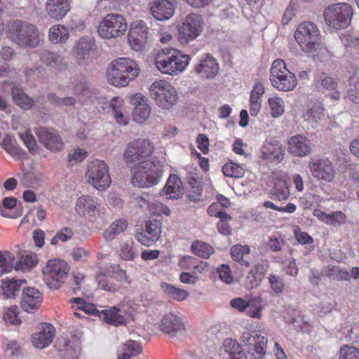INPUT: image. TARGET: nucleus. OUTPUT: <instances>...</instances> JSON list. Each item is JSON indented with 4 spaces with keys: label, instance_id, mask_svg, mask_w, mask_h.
I'll return each instance as SVG.
<instances>
[{
    "label": "nucleus",
    "instance_id": "nucleus-16",
    "mask_svg": "<svg viewBox=\"0 0 359 359\" xmlns=\"http://www.w3.org/2000/svg\"><path fill=\"white\" fill-rule=\"evenodd\" d=\"M309 168L315 178L327 182L332 181L334 178L335 170L328 159L312 160L309 163Z\"/></svg>",
    "mask_w": 359,
    "mask_h": 359
},
{
    "label": "nucleus",
    "instance_id": "nucleus-6",
    "mask_svg": "<svg viewBox=\"0 0 359 359\" xmlns=\"http://www.w3.org/2000/svg\"><path fill=\"white\" fill-rule=\"evenodd\" d=\"M149 92L156 105L162 109H170L177 104V91L167 81H154L149 88Z\"/></svg>",
    "mask_w": 359,
    "mask_h": 359
},
{
    "label": "nucleus",
    "instance_id": "nucleus-21",
    "mask_svg": "<svg viewBox=\"0 0 359 359\" xmlns=\"http://www.w3.org/2000/svg\"><path fill=\"white\" fill-rule=\"evenodd\" d=\"M288 152L297 157H304L311 152L309 140L305 136L297 134L289 137L287 140Z\"/></svg>",
    "mask_w": 359,
    "mask_h": 359
},
{
    "label": "nucleus",
    "instance_id": "nucleus-61",
    "mask_svg": "<svg viewBox=\"0 0 359 359\" xmlns=\"http://www.w3.org/2000/svg\"><path fill=\"white\" fill-rule=\"evenodd\" d=\"M148 28L146 25V23L142 20H138L131 26L129 34L134 33L137 35V37L144 36V38L147 39V34H148Z\"/></svg>",
    "mask_w": 359,
    "mask_h": 359
},
{
    "label": "nucleus",
    "instance_id": "nucleus-13",
    "mask_svg": "<svg viewBox=\"0 0 359 359\" xmlns=\"http://www.w3.org/2000/svg\"><path fill=\"white\" fill-rule=\"evenodd\" d=\"M203 19L199 15L191 13L187 15L179 27V40L182 43L187 44L196 39L203 30Z\"/></svg>",
    "mask_w": 359,
    "mask_h": 359
},
{
    "label": "nucleus",
    "instance_id": "nucleus-8",
    "mask_svg": "<svg viewBox=\"0 0 359 359\" xmlns=\"http://www.w3.org/2000/svg\"><path fill=\"white\" fill-rule=\"evenodd\" d=\"M352 15V8L346 3L333 4L327 8L324 12L326 24L337 29L347 27L351 22Z\"/></svg>",
    "mask_w": 359,
    "mask_h": 359
},
{
    "label": "nucleus",
    "instance_id": "nucleus-46",
    "mask_svg": "<svg viewBox=\"0 0 359 359\" xmlns=\"http://www.w3.org/2000/svg\"><path fill=\"white\" fill-rule=\"evenodd\" d=\"M161 288L168 297L179 302L186 299L189 296L187 291L175 287L166 283H162Z\"/></svg>",
    "mask_w": 359,
    "mask_h": 359
},
{
    "label": "nucleus",
    "instance_id": "nucleus-38",
    "mask_svg": "<svg viewBox=\"0 0 359 359\" xmlns=\"http://www.w3.org/2000/svg\"><path fill=\"white\" fill-rule=\"evenodd\" d=\"M250 252V250L248 245L238 244L232 246L231 248L232 259L245 266H249L250 264V262L247 259Z\"/></svg>",
    "mask_w": 359,
    "mask_h": 359
},
{
    "label": "nucleus",
    "instance_id": "nucleus-50",
    "mask_svg": "<svg viewBox=\"0 0 359 359\" xmlns=\"http://www.w3.org/2000/svg\"><path fill=\"white\" fill-rule=\"evenodd\" d=\"M268 104L272 117L278 118L283 114L285 111V102L282 98L278 96H273L269 98Z\"/></svg>",
    "mask_w": 359,
    "mask_h": 359
},
{
    "label": "nucleus",
    "instance_id": "nucleus-63",
    "mask_svg": "<svg viewBox=\"0 0 359 359\" xmlns=\"http://www.w3.org/2000/svg\"><path fill=\"white\" fill-rule=\"evenodd\" d=\"M128 42L133 50L140 51L144 47L147 40L142 36L137 37L133 32V34H128Z\"/></svg>",
    "mask_w": 359,
    "mask_h": 359
},
{
    "label": "nucleus",
    "instance_id": "nucleus-57",
    "mask_svg": "<svg viewBox=\"0 0 359 359\" xmlns=\"http://www.w3.org/2000/svg\"><path fill=\"white\" fill-rule=\"evenodd\" d=\"M217 273L219 279L227 285L236 282V278L232 274L229 266L226 264H222L217 269Z\"/></svg>",
    "mask_w": 359,
    "mask_h": 359
},
{
    "label": "nucleus",
    "instance_id": "nucleus-9",
    "mask_svg": "<svg viewBox=\"0 0 359 359\" xmlns=\"http://www.w3.org/2000/svg\"><path fill=\"white\" fill-rule=\"evenodd\" d=\"M127 29L128 25L123 15L110 13L100 21L97 32L102 38L110 39L123 36Z\"/></svg>",
    "mask_w": 359,
    "mask_h": 359
},
{
    "label": "nucleus",
    "instance_id": "nucleus-52",
    "mask_svg": "<svg viewBox=\"0 0 359 359\" xmlns=\"http://www.w3.org/2000/svg\"><path fill=\"white\" fill-rule=\"evenodd\" d=\"M19 315L18 307L16 305H13L7 308L4 312L3 318L7 324L19 325L21 324V319Z\"/></svg>",
    "mask_w": 359,
    "mask_h": 359
},
{
    "label": "nucleus",
    "instance_id": "nucleus-53",
    "mask_svg": "<svg viewBox=\"0 0 359 359\" xmlns=\"http://www.w3.org/2000/svg\"><path fill=\"white\" fill-rule=\"evenodd\" d=\"M324 274L327 277L334 280H350V277L347 271L341 270L339 267L335 266H328L324 270Z\"/></svg>",
    "mask_w": 359,
    "mask_h": 359
},
{
    "label": "nucleus",
    "instance_id": "nucleus-64",
    "mask_svg": "<svg viewBox=\"0 0 359 359\" xmlns=\"http://www.w3.org/2000/svg\"><path fill=\"white\" fill-rule=\"evenodd\" d=\"M318 81L321 86L326 90H334L337 86V83L334 78L330 76L325 73H321L318 76Z\"/></svg>",
    "mask_w": 359,
    "mask_h": 359
},
{
    "label": "nucleus",
    "instance_id": "nucleus-62",
    "mask_svg": "<svg viewBox=\"0 0 359 359\" xmlns=\"http://www.w3.org/2000/svg\"><path fill=\"white\" fill-rule=\"evenodd\" d=\"M39 264V257L36 253L27 251L24 252V271L31 270Z\"/></svg>",
    "mask_w": 359,
    "mask_h": 359
},
{
    "label": "nucleus",
    "instance_id": "nucleus-5",
    "mask_svg": "<svg viewBox=\"0 0 359 359\" xmlns=\"http://www.w3.org/2000/svg\"><path fill=\"white\" fill-rule=\"evenodd\" d=\"M270 81L274 88L284 92L293 90L297 84L295 74L287 68L282 59L273 62L270 69Z\"/></svg>",
    "mask_w": 359,
    "mask_h": 359
},
{
    "label": "nucleus",
    "instance_id": "nucleus-12",
    "mask_svg": "<svg viewBox=\"0 0 359 359\" xmlns=\"http://www.w3.org/2000/svg\"><path fill=\"white\" fill-rule=\"evenodd\" d=\"M267 334L262 330L252 333L245 331L241 337V341L247 347L248 352L255 359H262L266 353Z\"/></svg>",
    "mask_w": 359,
    "mask_h": 359
},
{
    "label": "nucleus",
    "instance_id": "nucleus-31",
    "mask_svg": "<svg viewBox=\"0 0 359 359\" xmlns=\"http://www.w3.org/2000/svg\"><path fill=\"white\" fill-rule=\"evenodd\" d=\"M46 8L48 15L55 20H61L70 10L68 0H47Z\"/></svg>",
    "mask_w": 359,
    "mask_h": 359
},
{
    "label": "nucleus",
    "instance_id": "nucleus-19",
    "mask_svg": "<svg viewBox=\"0 0 359 359\" xmlns=\"http://www.w3.org/2000/svg\"><path fill=\"white\" fill-rule=\"evenodd\" d=\"M176 7L175 0H155L150 4L153 16L158 20H167L171 18Z\"/></svg>",
    "mask_w": 359,
    "mask_h": 359
},
{
    "label": "nucleus",
    "instance_id": "nucleus-58",
    "mask_svg": "<svg viewBox=\"0 0 359 359\" xmlns=\"http://www.w3.org/2000/svg\"><path fill=\"white\" fill-rule=\"evenodd\" d=\"M348 98L352 102L359 104V77L351 79L348 90Z\"/></svg>",
    "mask_w": 359,
    "mask_h": 359
},
{
    "label": "nucleus",
    "instance_id": "nucleus-20",
    "mask_svg": "<svg viewBox=\"0 0 359 359\" xmlns=\"http://www.w3.org/2000/svg\"><path fill=\"white\" fill-rule=\"evenodd\" d=\"M262 158L270 162H280L285 156V147L278 140H266L261 147Z\"/></svg>",
    "mask_w": 359,
    "mask_h": 359
},
{
    "label": "nucleus",
    "instance_id": "nucleus-45",
    "mask_svg": "<svg viewBox=\"0 0 359 359\" xmlns=\"http://www.w3.org/2000/svg\"><path fill=\"white\" fill-rule=\"evenodd\" d=\"M224 346L225 351L229 353V359H247L246 354L240 344L232 339H226Z\"/></svg>",
    "mask_w": 359,
    "mask_h": 359
},
{
    "label": "nucleus",
    "instance_id": "nucleus-22",
    "mask_svg": "<svg viewBox=\"0 0 359 359\" xmlns=\"http://www.w3.org/2000/svg\"><path fill=\"white\" fill-rule=\"evenodd\" d=\"M18 248L17 250L18 253V260L15 262V255L7 250H0V277L8 273L15 269L16 271L22 269V255H20V245H16Z\"/></svg>",
    "mask_w": 359,
    "mask_h": 359
},
{
    "label": "nucleus",
    "instance_id": "nucleus-11",
    "mask_svg": "<svg viewBox=\"0 0 359 359\" xmlns=\"http://www.w3.org/2000/svg\"><path fill=\"white\" fill-rule=\"evenodd\" d=\"M76 212L84 218H102L107 214V208L91 196L85 195L79 197L76 203Z\"/></svg>",
    "mask_w": 359,
    "mask_h": 359
},
{
    "label": "nucleus",
    "instance_id": "nucleus-36",
    "mask_svg": "<svg viewBox=\"0 0 359 359\" xmlns=\"http://www.w3.org/2000/svg\"><path fill=\"white\" fill-rule=\"evenodd\" d=\"M43 34L33 25H26L24 27V45L36 47L42 41Z\"/></svg>",
    "mask_w": 359,
    "mask_h": 359
},
{
    "label": "nucleus",
    "instance_id": "nucleus-47",
    "mask_svg": "<svg viewBox=\"0 0 359 359\" xmlns=\"http://www.w3.org/2000/svg\"><path fill=\"white\" fill-rule=\"evenodd\" d=\"M142 351V347L139 342L128 340L124 344L122 352L119 353L118 359H131Z\"/></svg>",
    "mask_w": 359,
    "mask_h": 359
},
{
    "label": "nucleus",
    "instance_id": "nucleus-37",
    "mask_svg": "<svg viewBox=\"0 0 359 359\" xmlns=\"http://www.w3.org/2000/svg\"><path fill=\"white\" fill-rule=\"evenodd\" d=\"M271 194L279 201L286 200L289 197L290 187L285 178H277L275 180Z\"/></svg>",
    "mask_w": 359,
    "mask_h": 359
},
{
    "label": "nucleus",
    "instance_id": "nucleus-32",
    "mask_svg": "<svg viewBox=\"0 0 359 359\" xmlns=\"http://www.w3.org/2000/svg\"><path fill=\"white\" fill-rule=\"evenodd\" d=\"M265 89L264 85L257 82L255 83L250 97V114L251 116H256L260 111L262 102V96L264 94Z\"/></svg>",
    "mask_w": 359,
    "mask_h": 359
},
{
    "label": "nucleus",
    "instance_id": "nucleus-56",
    "mask_svg": "<svg viewBox=\"0 0 359 359\" xmlns=\"http://www.w3.org/2000/svg\"><path fill=\"white\" fill-rule=\"evenodd\" d=\"M107 276L119 285L120 283L127 280L126 271L121 269L119 266L116 265H111L107 268Z\"/></svg>",
    "mask_w": 359,
    "mask_h": 359
},
{
    "label": "nucleus",
    "instance_id": "nucleus-39",
    "mask_svg": "<svg viewBox=\"0 0 359 359\" xmlns=\"http://www.w3.org/2000/svg\"><path fill=\"white\" fill-rule=\"evenodd\" d=\"M118 252L121 258L124 260H132L138 255V250L131 239L121 242Z\"/></svg>",
    "mask_w": 359,
    "mask_h": 359
},
{
    "label": "nucleus",
    "instance_id": "nucleus-18",
    "mask_svg": "<svg viewBox=\"0 0 359 359\" xmlns=\"http://www.w3.org/2000/svg\"><path fill=\"white\" fill-rule=\"evenodd\" d=\"M36 133L40 142L46 149L53 151L62 149L63 142L55 129L41 127L37 129Z\"/></svg>",
    "mask_w": 359,
    "mask_h": 359
},
{
    "label": "nucleus",
    "instance_id": "nucleus-28",
    "mask_svg": "<svg viewBox=\"0 0 359 359\" xmlns=\"http://www.w3.org/2000/svg\"><path fill=\"white\" fill-rule=\"evenodd\" d=\"M161 330L170 335H175L177 333L183 332L185 326L182 319L173 314L168 313L163 318L161 325Z\"/></svg>",
    "mask_w": 359,
    "mask_h": 359
},
{
    "label": "nucleus",
    "instance_id": "nucleus-15",
    "mask_svg": "<svg viewBox=\"0 0 359 359\" xmlns=\"http://www.w3.org/2000/svg\"><path fill=\"white\" fill-rule=\"evenodd\" d=\"M55 347L62 358L76 359L81 353V341L76 335L69 337H60L56 341Z\"/></svg>",
    "mask_w": 359,
    "mask_h": 359
},
{
    "label": "nucleus",
    "instance_id": "nucleus-54",
    "mask_svg": "<svg viewBox=\"0 0 359 359\" xmlns=\"http://www.w3.org/2000/svg\"><path fill=\"white\" fill-rule=\"evenodd\" d=\"M222 172L225 176L229 177H243L245 175L244 168L232 162L224 164Z\"/></svg>",
    "mask_w": 359,
    "mask_h": 359
},
{
    "label": "nucleus",
    "instance_id": "nucleus-60",
    "mask_svg": "<svg viewBox=\"0 0 359 359\" xmlns=\"http://www.w3.org/2000/svg\"><path fill=\"white\" fill-rule=\"evenodd\" d=\"M346 222V215L341 211H336L329 214L327 224L336 227L345 224Z\"/></svg>",
    "mask_w": 359,
    "mask_h": 359
},
{
    "label": "nucleus",
    "instance_id": "nucleus-7",
    "mask_svg": "<svg viewBox=\"0 0 359 359\" xmlns=\"http://www.w3.org/2000/svg\"><path fill=\"white\" fill-rule=\"evenodd\" d=\"M69 267L60 259H49L43 269V276L46 284L49 288L59 289L67 278Z\"/></svg>",
    "mask_w": 359,
    "mask_h": 359
},
{
    "label": "nucleus",
    "instance_id": "nucleus-17",
    "mask_svg": "<svg viewBox=\"0 0 359 359\" xmlns=\"http://www.w3.org/2000/svg\"><path fill=\"white\" fill-rule=\"evenodd\" d=\"M161 233V222L154 219L146 223L144 228L140 232H136V239L146 246L152 245L159 238Z\"/></svg>",
    "mask_w": 359,
    "mask_h": 359
},
{
    "label": "nucleus",
    "instance_id": "nucleus-4",
    "mask_svg": "<svg viewBox=\"0 0 359 359\" xmlns=\"http://www.w3.org/2000/svg\"><path fill=\"white\" fill-rule=\"evenodd\" d=\"M189 60L187 55H182L176 49H162L156 55L155 65L161 72L175 75L184 70Z\"/></svg>",
    "mask_w": 359,
    "mask_h": 359
},
{
    "label": "nucleus",
    "instance_id": "nucleus-41",
    "mask_svg": "<svg viewBox=\"0 0 359 359\" xmlns=\"http://www.w3.org/2000/svg\"><path fill=\"white\" fill-rule=\"evenodd\" d=\"M17 199L15 197H6L0 204V215L5 217L15 218L20 213L14 211L17 205Z\"/></svg>",
    "mask_w": 359,
    "mask_h": 359
},
{
    "label": "nucleus",
    "instance_id": "nucleus-23",
    "mask_svg": "<svg viewBox=\"0 0 359 359\" xmlns=\"http://www.w3.org/2000/svg\"><path fill=\"white\" fill-rule=\"evenodd\" d=\"M55 329L50 323H43L39 331L32 334V343L37 348H44L48 346L55 337Z\"/></svg>",
    "mask_w": 359,
    "mask_h": 359
},
{
    "label": "nucleus",
    "instance_id": "nucleus-42",
    "mask_svg": "<svg viewBox=\"0 0 359 359\" xmlns=\"http://www.w3.org/2000/svg\"><path fill=\"white\" fill-rule=\"evenodd\" d=\"M22 22L20 20H11L7 23V36L13 42L20 45L22 38Z\"/></svg>",
    "mask_w": 359,
    "mask_h": 359
},
{
    "label": "nucleus",
    "instance_id": "nucleus-51",
    "mask_svg": "<svg viewBox=\"0 0 359 359\" xmlns=\"http://www.w3.org/2000/svg\"><path fill=\"white\" fill-rule=\"evenodd\" d=\"M1 147L11 155L15 158H19L21 154V149L16 144V142L9 135H6L2 142Z\"/></svg>",
    "mask_w": 359,
    "mask_h": 359
},
{
    "label": "nucleus",
    "instance_id": "nucleus-33",
    "mask_svg": "<svg viewBox=\"0 0 359 359\" xmlns=\"http://www.w3.org/2000/svg\"><path fill=\"white\" fill-rule=\"evenodd\" d=\"M22 280L20 279L5 278L1 280V289L6 298H14L20 290Z\"/></svg>",
    "mask_w": 359,
    "mask_h": 359
},
{
    "label": "nucleus",
    "instance_id": "nucleus-14",
    "mask_svg": "<svg viewBox=\"0 0 359 359\" xmlns=\"http://www.w3.org/2000/svg\"><path fill=\"white\" fill-rule=\"evenodd\" d=\"M96 48L95 41L93 38L89 36L80 38L73 48L76 62L81 66L86 65L95 55Z\"/></svg>",
    "mask_w": 359,
    "mask_h": 359
},
{
    "label": "nucleus",
    "instance_id": "nucleus-35",
    "mask_svg": "<svg viewBox=\"0 0 359 359\" xmlns=\"http://www.w3.org/2000/svg\"><path fill=\"white\" fill-rule=\"evenodd\" d=\"M120 311V309L116 306L110 307L109 309L102 310L100 317L109 324L114 326L122 325L125 324L126 319Z\"/></svg>",
    "mask_w": 359,
    "mask_h": 359
},
{
    "label": "nucleus",
    "instance_id": "nucleus-43",
    "mask_svg": "<svg viewBox=\"0 0 359 359\" xmlns=\"http://www.w3.org/2000/svg\"><path fill=\"white\" fill-rule=\"evenodd\" d=\"M41 60L48 67L60 70L64 62L62 58L56 53L43 50L41 54Z\"/></svg>",
    "mask_w": 359,
    "mask_h": 359
},
{
    "label": "nucleus",
    "instance_id": "nucleus-3",
    "mask_svg": "<svg viewBox=\"0 0 359 359\" xmlns=\"http://www.w3.org/2000/svg\"><path fill=\"white\" fill-rule=\"evenodd\" d=\"M138 74L137 65L128 57H119L112 60L107 70V81L116 87L126 86Z\"/></svg>",
    "mask_w": 359,
    "mask_h": 359
},
{
    "label": "nucleus",
    "instance_id": "nucleus-49",
    "mask_svg": "<svg viewBox=\"0 0 359 359\" xmlns=\"http://www.w3.org/2000/svg\"><path fill=\"white\" fill-rule=\"evenodd\" d=\"M191 251L197 256L208 259L214 252L213 248L203 241H196L191 245Z\"/></svg>",
    "mask_w": 359,
    "mask_h": 359
},
{
    "label": "nucleus",
    "instance_id": "nucleus-34",
    "mask_svg": "<svg viewBox=\"0 0 359 359\" xmlns=\"http://www.w3.org/2000/svg\"><path fill=\"white\" fill-rule=\"evenodd\" d=\"M69 38L67 27L62 25H54L48 31V39L53 44L65 43Z\"/></svg>",
    "mask_w": 359,
    "mask_h": 359
},
{
    "label": "nucleus",
    "instance_id": "nucleus-26",
    "mask_svg": "<svg viewBox=\"0 0 359 359\" xmlns=\"http://www.w3.org/2000/svg\"><path fill=\"white\" fill-rule=\"evenodd\" d=\"M147 102L146 97L140 93L131 97L130 102L135 105L133 115L135 121L143 122L149 116L151 109Z\"/></svg>",
    "mask_w": 359,
    "mask_h": 359
},
{
    "label": "nucleus",
    "instance_id": "nucleus-59",
    "mask_svg": "<svg viewBox=\"0 0 359 359\" xmlns=\"http://www.w3.org/2000/svg\"><path fill=\"white\" fill-rule=\"evenodd\" d=\"M268 280L270 285V288L273 292L279 294L284 290L285 284L280 276L271 273L268 276Z\"/></svg>",
    "mask_w": 359,
    "mask_h": 359
},
{
    "label": "nucleus",
    "instance_id": "nucleus-29",
    "mask_svg": "<svg viewBox=\"0 0 359 359\" xmlns=\"http://www.w3.org/2000/svg\"><path fill=\"white\" fill-rule=\"evenodd\" d=\"M268 247L273 252L281 253L273 257L276 262L280 264L285 263L292 253V250L282 238H271L268 242Z\"/></svg>",
    "mask_w": 359,
    "mask_h": 359
},
{
    "label": "nucleus",
    "instance_id": "nucleus-44",
    "mask_svg": "<svg viewBox=\"0 0 359 359\" xmlns=\"http://www.w3.org/2000/svg\"><path fill=\"white\" fill-rule=\"evenodd\" d=\"M108 106L111 109L112 115L118 123L121 125L127 124V121L123 114V100L121 97H115L112 98Z\"/></svg>",
    "mask_w": 359,
    "mask_h": 359
},
{
    "label": "nucleus",
    "instance_id": "nucleus-30",
    "mask_svg": "<svg viewBox=\"0 0 359 359\" xmlns=\"http://www.w3.org/2000/svg\"><path fill=\"white\" fill-rule=\"evenodd\" d=\"M162 194L166 196L167 198L177 199L182 197L184 194L182 182L177 175H170L162 190Z\"/></svg>",
    "mask_w": 359,
    "mask_h": 359
},
{
    "label": "nucleus",
    "instance_id": "nucleus-40",
    "mask_svg": "<svg viewBox=\"0 0 359 359\" xmlns=\"http://www.w3.org/2000/svg\"><path fill=\"white\" fill-rule=\"evenodd\" d=\"M128 227V222L125 219H117L103 233L106 241H110L116 236L123 232Z\"/></svg>",
    "mask_w": 359,
    "mask_h": 359
},
{
    "label": "nucleus",
    "instance_id": "nucleus-1",
    "mask_svg": "<svg viewBox=\"0 0 359 359\" xmlns=\"http://www.w3.org/2000/svg\"><path fill=\"white\" fill-rule=\"evenodd\" d=\"M154 143L148 139L129 142L123 152L126 163L130 165L131 182L140 188L156 185L163 176L164 161L153 156Z\"/></svg>",
    "mask_w": 359,
    "mask_h": 359
},
{
    "label": "nucleus",
    "instance_id": "nucleus-10",
    "mask_svg": "<svg viewBox=\"0 0 359 359\" xmlns=\"http://www.w3.org/2000/svg\"><path fill=\"white\" fill-rule=\"evenodd\" d=\"M86 177L88 182L100 191L106 189L111 182L109 166L104 161L97 159L88 164Z\"/></svg>",
    "mask_w": 359,
    "mask_h": 359
},
{
    "label": "nucleus",
    "instance_id": "nucleus-48",
    "mask_svg": "<svg viewBox=\"0 0 359 359\" xmlns=\"http://www.w3.org/2000/svg\"><path fill=\"white\" fill-rule=\"evenodd\" d=\"M97 281V286L99 288L109 291L114 292L119 288V284H117L115 281L110 279L107 276V269L104 272H100L96 276Z\"/></svg>",
    "mask_w": 359,
    "mask_h": 359
},
{
    "label": "nucleus",
    "instance_id": "nucleus-24",
    "mask_svg": "<svg viewBox=\"0 0 359 359\" xmlns=\"http://www.w3.org/2000/svg\"><path fill=\"white\" fill-rule=\"evenodd\" d=\"M219 64L210 54H207L203 57L195 67L196 72L201 77L205 79L215 77L219 73Z\"/></svg>",
    "mask_w": 359,
    "mask_h": 359
},
{
    "label": "nucleus",
    "instance_id": "nucleus-55",
    "mask_svg": "<svg viewBox=\"0 0 359 359\" xmlns=\"http://www.w3.org/2000/svg\"><path fill=\"white\" fill-rule=\"evenodd\" d=\"M338 359H359V348L351 345L341 346L337 352Z\"/></svg>",
    "mask_w": 359,
    "mask_h": 359
},
{
    "label": "nucleus",
    "instance_id": "nucleus-27",
    "mask_svg": "<svg viewBox=\"0 0 359 359\" xmlns=\"http://www.w3.org/2000/svg\"><path fill=\"white\" fill-rule=\"evenodd\" d=\"M302 117L308 125L316 128L322 125L326 115L323 106L320 104H315L305 111Z\"/></svg>",
    "mask_w": 359,
    "mask_h": 359
},
{
    "label": "nucleus",
    "instance_id": "nucleus-2",
    "mask_svg": "<svg viewBox=\"0 0 359 359\" xmlns=\"http://www.w3.org/2000/svg\"><path fill=\"white\" fill-rule=\"evenodd\" d=\"M294 38L302 50L307 53H313L319 61L327 60L330 53L323 43L317 26L310 22L301 23L294 32Z\"/></svg>",
    "mask_w": 359,
    "mask_h": 359
},
{
    "label": "nucleus",
    "instance_id": "nucleus-25",
    "mask_svg": "<svg viewBox=\"0 0 359 359\" xmlns=\"http://www.w3.org/2000/svg\"><path fill=\"white\" fill-rule=\"evenodd\" d=\"M42 294L34 287H24V311L35 313L42 302Z\"/></svg>",
    "mask_w": 359,
    "mask_h": 359
}]
</instances>
